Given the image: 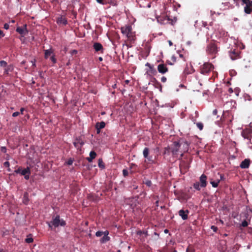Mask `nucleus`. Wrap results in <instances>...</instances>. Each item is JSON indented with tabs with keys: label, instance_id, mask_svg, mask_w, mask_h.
Segmentation results:
<instances>
[{
	"label": "nucleus",
	"instance_id": "f257e3e1",
	"mask_svg": "<svg viewBox=\"0 0 252 252\" xmlns=\"http://www.w3.org/2000/svg\"><path fill=\"white\" fill-rule=\"evenodd\" d=\"M214 69V65L208 62L204 63L199 67V72L204 75H208Z\"/></svg>",
	"mask_w": 252,
	"mask_h": 252
},
{
	"label": "nucleus",
	"instance_id": "f03ea898",
	"mask_svg": "<svg viewBox=\"0 0 252 252\" xmlns=\"http://www.w3.org/2000/svg\"><path fill=\"white\" fill-rule=\"evenodd\" d=\"M65 224V221L63 219H60L59 215H57L55 218H53L52 221L48 224L50 227H51L52 226H54L55 227H58L60 225L64 226Z\"/></svg>",
	"mask_w": 252,
	"mask_h": 252
},
{
	"label": "nucleus",
	"instance_id": "7ed1b4c3",
	"mask_svg": "<svg viewBox=\"0 0 252 252\" xmlns=\"http://www.w3.org/2000/svg\"><path fill=\"white\" fill-rule=\"evenodd\" d=\"M206 53L211 55H215L218 52V47L214 41H211L207 46Z\"/></svg>",
	"mask_w": 252,
	"mask_h": 252
},
{
	"label": "nucleus",
	"instance_id": "20e7f679",
	"mask_svg": "<svg viewBox=\"0 0 252 252\" xmlns=\"http://www.w3.org/2000/svg\"><path fill=\"white\" fill-rule=\"evenodd\" d=\"M180 160V170L181 173L185 174L186 173L189 167V161L188 158L179 159Z\"/></svg>",
	"mask_w": 252,
	"mask_h": 252
},
{
	"label": "nucleus",
	"instance_id": "39448f33",
	"mask_svg": "<svg viewBox=\"0 0 252 252\" xmlns=\"http://www.w3.org/2000/svg\"><path fill=\"white\" fill-rule=\"evenodd\" d=\"M182 144L177 141H174L173 144L169 147V150L172 153L173 156H175L178 155V152L180 151V148L181 147Z\"/></svg>",
	"mask_w": 252,
	"mask_h": 252
},
{
	"label": "nucleus",
	"instance_id": "423d86ee",
	"mask_svg": "<svg viewBox=\"0 0 252 252\" xmlns=\"http://www.w3.org/2000/svg\"><path fill=\"white\" fill-rule=\"evenodd\" d=\"M243 3L245 4L244 7V12L247 14H250L252 13V9L250 8L251 6L252 0H241Z\"/></svg>",
	"mask_w": 252,
	"mask_h": 252
},
{
	"label": "nucleus",
	"instance_id": "0eeeda50",
	"mask_svg": "<svg viewBox=\"0 0 252 252\" xmlns=\"http://www.w3.org/2000/svg\"><path fill=\"white\" fill-rule=\"evenodd\" d=\"M16 31L18 32L22 37L25 36L28 33V31L27 29V25L25 24L23 27H18Z\"/></svg>",
	"mask_w": 252,
	"mask_h": 252
},
{
	"label": "nucleus",
	"instance_id": "6e6552de",
	"mask_svg": "<svg viewBox=\"0 0 252 252\" xmlns=\"http://www.w3.org/2000/svg\"><path fill=\"white\" fill-rule=\"evenodd\" d=\"M229 56L232 60L240 59L241 58L240 52L238 50H233L229 52Z\"/></svg>",
	"mask_w": 252,
	"mask_h": 252
},
{
	"label": "nucleus",
	"instance_id": "1a4fd4ad",
	"mask_svg": "<svg viewBox=\"0 0 252 252\" xmlns=\"http://www.w3.org/2000/svg\"><path fill=\"white\" fill-rule=\"evenodd\" d=\"M56 22L60 26H65L67 24L66 18L63 16L58 17L56 20Z\"/></svg>",
	"mask_w": 252,
	"mask_h": 252
},
{
	"label": "nucleus",
	"instance_id": "9d476101",
	"mask_svg": "<svg viewBox=\"0 0 252 252\" xmlns=\"http://www.w3.org/2000/svg\"><path fill=\"white\" fill-rule=\"evenodd\" d=\"M158 70L159 73L164 74L168 71V68L165 64L161 63L158 65Z\"/></svg>",
	"mask_w": 252,
	"mask_h": 252
},
{
	"label": "nucleus",
	"instance_id": "9b49d317",
	"mask_svg": "<svg viewBox=\"0 0 252 252\" xmlns=\"http://www.w3.org/2000/svg\"><path fill=\"white\" fill-rule=\"evenodd\" d=\"M189 211L188 210H184L183 209L180 210L179 211V215L182 218L183 220H186L188 218V214Z\"/></svg>",
	"mask_w": 252,
	"mask_h": 252
},
{
	"label": "nucleus",
	"instance_id": "f8f14e48",
	"mask_svg": "<svg viewBox=\"0 0 252 252\" xmlns=\"http://www.w3.org/2000/svg\"><path fill=\"white\" fill-rule=\"evenodd\" d=\"M206 180H207V176L204 174L201 175V176L200 177V179H199L200 184V187L201 188H205L206 187V186H207Z\"/></svg>",
	"mask_w": 252,
	"mask_h": 252
},
{
	"label": "nucleus",
	"instance_id": "ddd939ff",
	"mask_svg": "<svg viewBox=\"0 0 252 252\" xmlns=\"http://www.w3.org/2000/svg\"><path fill=\"white\" fill-rule=\"evenodd\" d=\"M131 31H132V27L130 25H126L121 28L122 33L125 35L127 34Z\"/></svg>",
	"mask_w": 252,
	"mask_h": 252
},
{
	"label": "nucleus",
	"instance_id": "4468645a",
	"mask_svg": "<svg viewBox=\"0 0 252 252\" xmlns=\"http://www.w3.org/2000/svg\"><path fill=\"white\" fill-rule=\"evenodd\" d=\"M195 69L193 68L192 66L190 65V67H189L187 65L184 70V74L185 75H187L193 73Z\"/></svg>",
	"mask_w": 252,
	"mask_h": 252
},
{
	"label": "nucleus",
	"instance_id": "2eb2a0df",
	"mask_svg": "<svg viewBox=\"0 0 252 252\" xmlns=\"http://www.w3.org/2000/svg\"><path fill=\"white\" fill-rule=\"evenodd\" d=\"M250 164V160L249 159H245L240 164V167L242 169L249 168Z\"/></svg>",
	"mask_w": 252,
	"mask_h": 252
},
{
	"label": "nucleus",
	"instance_id": "dca6fc26",
	"mask_svg": "<svg viewBox=\"0 0 252 252\" xmlns=\"http://www.w3.org/2000/svg\"><path fill=\"white\" fill-rule=\"evenodd\" d=\"M93 47L96 52L101 51V53L103 52V48L102 45L100 43H94L93 45Z\"/></svg>",
	"mask_w": 252,
	"mask_h": 252
},
{
	"label": "nucleus",
	"instance_id": "f3484780",
	"mask_svg": "<svg viewBox=\"0 0 252 252\" xmlns=\"http://www.w3.org/2000/svg\"><path fill=\"white\" fill-rule=\"evenodd\" d=\"M14 70V67L12 64H9L4 69V75H9L10 72H12Z\"/></svg>",
	"mask_w": 252,
	"mask_h": 252
},
{
	"label": "nucleus",
	"instance_id": "a211bd4d",
	"mask_svg": "<svg viewBox=\"0 0 252 252\" xmlns=\"http://www.w3.org/2000/svg\"><path fill=\"white\" fill-rule=\"evenodd\" d=\"M44 58L45 59H47L49 56H51L52 55H54V50L50 48L48 50H44Z\"/></svg>",
	"mask_w": 252,
	"mask_h": 252
},
{
	"label": "nucleus",
	"instance_id": "6ab92c4d",
	"mask_svg": "<svg viewBox=\"0 0 252 252\" xmlns=\"http://www.w3.org/2000/svg\"><path fill=\"white\" fill-rule=\"evenodd\" d=\"M152 82L153 83L154 86L155 88L159 89L160 91L161 92L162 91V86L160 84V83L158 81V80L155 78H154L153 80H152Z\"/></svg>",
	"mask_w": 252,
	"mask_h": 252
},
{
	"label": "nucleus",
	"instance_id": "aec40b11",
	"mask_svg": "<svg viewBox=\"0 0 252 252\" xmlns=\"http://www.w3.org/2000/svg\"><path fill=\"white\" fill-rule=\"evenodd\" d=\"M109 232L108 231H105V233L103 235V237L101 239L100 242L102 243H104L110 240V237L108 236Z\"/></svg>",
	"mask_w": 252,
	"mask_h": 252
},
{
	"label": "nucleus",
	"instance_id": "412c9836",
	"mask_svg": "<svg viewBox=\"0 0 252 252\" xmlns=\"http://www.w3.org/2000/svg\"><path fill=\"white\" fill-rule=\"evenodd\" d=\"M127 38L130 41H134L135 39V34L131 31L127 34L126 35Z\"/></svg>",
	"mask_w": 252,
	"mask_h": 252
},
{
	"label": "nucleus",
	"instance_id": "4be33fe9",
	"mask_svg": "<svg viewBox=\"0 0 252 252\" xmlns=\"http://www.w3.org/2000/svg\"><path fill=\"white\" fill-rule=\"evenodd\" d=\"M29 201V193L27 192H25L24 193L23 197V203L26 205L28 204Z\"/></svg>",
	"mask_w": 252,
	"mask_h": 252
},
{
	"label": "nucleus",
	"instance_id": "5701e85b",
	"mask_svg": "<svg viewBox=\"0 0 252 252\" xmlns=\"http://www.w3.org/2000/svg\"><path fill=\"white\" fill-rule=\"evenodd\" d=\"M180 144H182V146L183 148V151L184 152H187L189 149V144L187 141H184L183 142L180 143Z\"/></svg>",
	"mask_w": 252,
	"mask_h": 252
},
{
	"label": "nucleus",
	"instance_id": "b1692460",
	"mask_svg": "<svg viewBox=\"0 0 252 252\" xmlns=\"http://www.w3.org/2000/svg\"><path fill=\"white\" fill-rule=\"evenodd\" d=\"M226 241H221L220 242V245H222V247L221 249H220V250L221 252H225L227 249L226 245Z\"/></svg>",
	"mask_w": 252,
	"mask_h": 252
},
{
	"label": "nucleus",
	"instance_id": "393cba45",
	"mask_svg": "<svg viewBox=\"0 0 252 252\" xmlns=\"http://www.w3.org/2000/svg\"><path fill=\"white\" fill-rule=\"evenodd\" d=\"M105 126V123L104 122H97L96 123L95 127H97L98 128L102 129L104 128Z\"/></svg>",
	"mask_w": 252,
	"mask_h": 252
},
{
	"label": "nucleus",
	"instance_id": "a878e982",
	"mask_svg": "<svg viewBox=\"0 0 252 252\" xmlns=\"http://www.w3.org/2000/svg\"><path fill=\"white\" fill-rule=\"evenodd\" d=\"M149 75H155L157 73L156 70L154 68L153 66H150L149 70L147 71Z\"/></svg>",
	"mask_w": 252,
	"mask_h": 252
},
{
	"label": "nucleus",
	"instance_id": "bb28decb",
	"mask_svg": "<svg viewBox=\"0 0 252 252\" xmlns=\"http://www.w3.org/2000/svg\"><path fill=\"white\" fill-rule=\"evenodd\" d=\"M27 174H31V170L29 167H27L26 168H25L21 171V175H26Z\"/></svg>",
	"mask_w": 252,
	"mask_h": 252
},
{
	"label": "nucleus",
	"instance_id": "cd10ccee",
	"mask_svg": "<svg viewBox=\"0 0 252 252\" xmlns=\"http://www.w3.org/2000/svg\"><path fill=\"white\" fill-rule=\"evenodd\" d=\"M149 151H150L149 149L147 147H146L144 149L143 151V156L145 158H148V157L149 154Z\"/></svg>",
	"mask_w": 252,
	"mask_h": 252
},
{
	"label": "nucleus",
	"instance_id": "c85d7f7f",
	"mask_svg": "<svg viewBox=\"0 0 252 252\" xmlns=\"http://www.w3.org/2000/svg\"><path fill=\"white\" fill-rule=\"evenodd\" d=\"M242 136L245 138V139H248L250 140V135L249 133L246 131H243L242 132Z\"/></svg>",
	"mask_w": 252,
	"mask_h": 252
},
{
	"label": "nucleus",
	"instance_id": "c756f323",
	"mask_svg": "<svg viewBox=\"0 0 252 252\" xmlns=\"http://www.w3.org/2000/svg\"><path fill=\"white\" fill-rule=\"evenodd\" d=\"M98 166L102 168V169H103L105 168V165H104V162H103V160L101 158H99L98 159Z\"/></svg>",
	"mask_w": 252,
	"mask_h": 252
},
{
	"label": "nucleus",
	"instance_id": "7c9ffc66",
	"mask_svg": "<svg viewBox=\"0 0 252 252\" xmlns=\"http://www.w3.org/2000/svg\"><path fill=\"white\" fill-rule=\"evenodd\" d=\"M193 188L197 190H200V183L199 182H196L195 183H194L193 184Z\"/></svg>",
	"mask_w": 252,
	"mask_h": 252
},
{
	"label": "nucleus",
	"instance_id": "2f4dec72",
	"mask_svg": "<svg viewBox=\"0 0 252 252\" xmlns=\"http://www.w3.org/2000/svg\"><path fill=\"white\" fill-rule=\"evenodd\" d=\"M79 143H80V139L77 138L75 141L73 142V144L75 148H76L77 149H80L79 147Z\"/></svg>",
	"mask_w": 252,
	"mask_h": 252
},
{
	"label": "nucleus",
	"instance_id": "473e14b6",
	"mask_svg": "<svg viewBox=\"0 0 252 252\" xmlns=\"http://www.w3.org/2000/svg\"><path fill=\"white\" fill-rule=\"evenodd\" d=\"M96 156V154L94 151H92L90 153V157H91V158L94 159V158H95Z\"/></svg>",
	"mask_w": 252,
	"mask_h": 252
},
{
	"label": "nucleus",
	"instance_id": "72a5a7b5",
	"mask_svg": "<svg viewBox=\"0 0 252 252\" xmlns=\"http://www.w3.org/2000/svg\"><path fill=\"white\" fill-rule=\"evenodd\" d=\"M219 183H220V180H218L217 182H215V181L211 182V184L212 185V187L214 188H217L218 186Z\"/></svg>",
	"mask_w": 252,
	"mask_h": 252
},
{
	"label": "nucleus",
	"instance_id": "f704fd0d",
	"mask_svg": "<svg viewBox=\"0 0 252 252\" xmlns=\"http://www.w3.org/2000/svg\"><path fill=\"white\" fill-rule=\"evenodd\" d=\"M7 63L4 61H0V66L1 67H5L7 66Z\"/></svg>",
	"mask_w": 252,
	"mask_h": 252
},
{
	"label": "nucleus",
	"instance_id": "c9c22d12",
	"mask_svg": "<svg viewBox=\"0 0 252 252\" xmlns=\"http://www.w3.org/2000/svg\"><path fill=\"white\" fill-rule=\"evenodd\" d=\"M105 233V231H98L96 232L95 235L96 237H101Z\"/></svg>",
	"mask_w": 252,
	"mask_h": 252
},
{
	"label": "nucleus",
	"instance_id": "e433bc0d",
	"mask_svg": "<svg viewBox=\"0 0 252 252\" xmlns=\"http://www.w3.org/2000/svg\"><path fill=\"white\" fill-rule=\"evenodd\" d=\"M50 60L52 62V63L55 64L57 63V59L55 58V54L52 55L50 57Z\"/></svg>",
	"mask_w": 252,
	"mask_h": 252
},
{
	"label": "nucleus",
	"instance_id": "4c0bfd02",
	"mask_svg": "<svg viewBox=\"0 0 252 252\" xmlns=\"http://www.w3.org/2000/svg\"><path fill=\"white\" fill-rule=\"evenodd\" d=\"M196 126L199 129V130H201L203 129V124L202 123H196Z\"/></svg>",
	"mask_w": 252,
	"mask_h": 252
},
{
	"label": "nucleus",
	"instance_id": "58836bf2",
	"mask_svg": "<svg viewBox=\"0 0 252 252\" xmlns=\"http://www.w3.org/2000/svg\"><path fill=\"white\" fill-rule=\"evenodd\" d=\"M145 49H146V52L148 53V54H149L150 52V46H149V44L148 43H146V45H145Z\"/></svg>",
	"mask_w": 252,
	"mask_h": 252
},
{
	"label": "nucleus",
	"instance_id": "ea45409f",
	"mask_svg": "<svg viewBox=\"0 0 252 252\" xmlns=\"http://www.w3.org/2000/svg\"><path fill=\"white\" fill-rule=\"evenodd\" d=\"M248 222L247 220H244L243 221H242V223L241 224V226L245 227L248 226Z\"/></svg>",
	"mask_w": 252,
	"mask_h": 252
},
{
	"label": "nucleus",
	"instance_id": "a19ab883",
	"mask_svg": "<svg viewBox=\"0 0 252 252\" xmlns=\"http://www.w3.org/2000/svg\"><path fill=\"white\" fill-rule=\"evenodd\" d=\"M33 240L32 237L27 238L25 240V241L27 243H31L33 242Z\"/></svg>",
	"mask_w": 252,
	"mask_h": 252
},
{
	"label": "nucleus",
	"instance_id": "79ce46f5",
	"mask_svg": "<svg viewBox=\"0 0 252 252\" xmlns=\"http://www.w3.org/2000/svg\"><path fill=\"white\" fill-rule=\"evenodd\" d=\"M73 159H72L71 158H70L66 162V164L68 165H72V163H73Z\"/></svg>",
	"mask_w": 252,
	"mask_h": 252
},
{
	"label": "nucleus",
	"instance_id": "37998d69",
	"mask_svg": "<svg viewBox=\"0 0 252 252\" xmlns=\"http://www.w3.org/2000/svg\"><path fill=\"white\" fill-rule=\"evenodd\" d=\"M145 184L148 187H150L152 185V182L150 180H147L145 181Z\"/></svg>",
	"mask_w": 252,
	"mask_h": 252
},
{
	"label": "nucleus",
	"instance_id": "c03bdc74",
	"mask_svg": "<svg viewBox=\"0 0 252 252\" xmlns=\"http://www.w3.org/2000/svg\"><path fill=\"white\" fill-rule=\"evenodd\" d=\"M123 174L124 177H126L128 174V171L126 169H123Z\"/></svg>",
	"mask_w": 252,
	"mask_h": 252
},
{
	"label": "nucleus",
	"instance_id": "a18cd8bd",
	"mask_svg": "<svg viewBox=\"0 0 252 252\" xmlns=\"http://www.w3.org/2000/svg\"><path fill=\"white\" fill-rule=\"evenodd\" d=\"M22 170V167H19L17 170H15V172L17 174H21V171Z\"/></svg>",
	"mask_w": 252,
	"mask_h": 252
},
{
	"label": "nucleus",
	"instance_id": "49530a36",
	"mask_svg": "<svg viewBox=\"0 0 252 252\" xmlns=\"http://www.w3.org/2000/svg\"><path fill=\"white\" fill-rule=\"evenodd\" d=\"M245 98L246 100H248L249 101H251L252 100V97L248 95V94H247L245 96Z\"/></svg>",
	"mask_w": 252,
	"mask_h": 252
},
{
	"label": "nucleus",
	"instance_id": "de8ad7c7",
	"mask_svg": "<svg viewBox=\"0 0 252 252\" xmlns=\"http://www.w3.org/2000/svg\"><path fill=\"white\" fill-rule=\"evenodd\" d=\"M211 228L213 230L214 232H216L218 230V227L215 225L211 226Z\"/></svg>",
	"mask_w": 252,
	"mask_h": 252
},
{
	"label": "nucleus",
	"instance_id": "09e8293b",
	"mask_svg": "<svg viewBox=\"0 0 252 252\" xmlns=\"http://www.w3.org/2000/svg\"><path fill=\"white\" fill-rule=\"evenodd\" d=\"M186 252H195L194 250L192 248H188L186 250Z\"/></svg>",
	"mask_w": 252,
	"mask_h": 252
},
{
	"label": "nucleus",
	"instance_id": "8fccbe9b",
	"mask_svg": "<svg viewBox=\"0 0 252 252\" xmlns=\"http://www.w3.org/2000/svg\"><path fill=\"white\" fill-rule=\"evenodd\" d=\"M20 115L19 112H15L12 114V116L14 117H17Z\"/></svg>",
	"mask_w": 252,
	"mask_h": 252
},
{
	"label": "nucleus",
	"instance_id": "3c124183",
	"mask_svg": "<svg viewBox=\"0 0 252 252\" xmlns=\"http://www.w3.org/2000/svg\"><path fill=\"white\" fill-rule=\"evenodd\" d=\"M3 165H4V166L5 167H9V165H10V164H9V162L8 161H5V162H4Z\"/></svg>",
	"mask_w": 252,
	"mask_h": 252
},
{
	"label": "nucleus",
	"instance_id": "603ef678",
	"mask_svg": "<svg viewBox=\"0 0 252 252\" xmlns=\"http://www.w3.org/2000/svg\"><path fill=\"white\" fill-rule=\"evenodd\" d=\"M150 162H154V160L153 159V158L152 157H148V158H146Z\"/></svg>",
	"mask_w": 252,
	"mask_h": 252
},
{
	"label": "nucleus",
	"instance_id": "864d4df0",
	"mask_svg": "<svg viewBox=\"0 0 252 252\" xmlns=\"http://www.w3.org/2000/svg\"><path fill=\"white\" fill-rule=\"evenodd\" d=\"M35 62H36L35 59H34L33 61H31V63H32V66L33 67H35L36 66Z\"/></svg>",
	"mask_w": 252,
	"mask_h": 252
},
{
	"label": "nucleus",
	"instance_id": "5fc2aeb1",
	"mask_svg": "<svg viewBox=\"0 0 252 252\" xmlns=\"http://www.w3.org/2000/svg\"><path fill=\"white\" fill-rule=\"evenodd\" d=\"M9 25L7 23H5L3 25V28L5 30H8L9 29Z\"/></svg>",
	"mask_w": 252,
	"mask_h": 252
},
{
	"label": "nucleus",
	"instance_id": "6e6d98bb",
	"mask_svg": "<svg viewBox=\"0 0 252 252\" xmlns=\"http://www.w3.org/2000/svg\"><path fill=\"white\" fill-rule=\"evenodd\" d=\"M1 151L3 153H6V148L5 147H1Z\"/></svg>",
	"mask_w": 252,
	"mask_h": 252
},
{
	"label": "nucleus",
	"instance_id": "4d7b16f0",
	"mask_svg": "<svg viewBox=\"0 0 252 252\" xmlns=\"http://www.w3.org/2000/svg\"><path fill=\"white\" fill-rule=\"evenodd\" d=\"M166 80L167 79L165 76H162L161 78V81L162 82H165L166 81Z\"/></svg>",
	"mask_w": 252,
	"mask_h": 252
},
{
	"label": "nucleus",
	"instance_id": "13d9d810",
	"mask_svg": "<svg viewBox=\"0 0 252 252\" xmlns=\"http://www.w3.org/2000/svg\"><path fill=\"white\" fill-rule=\"evenodd\" d=\"M108 188H109L110 189H112V183L111 182H110L107 186Z\"/></svg>",
	"mask_w": 252,
	"mask_h": 252
},
{
	"label": "nucleus",
	"instance_id": "bf43d9fd",
	"mask_svg": "<svg viewBox=\"0 0 252 252\" xmlns=\"http://www.w3.org/2000/svg\"><path fill=\"white\" fill-rule=\"evenodd\" d=\"M31 174H26V175H24V178L26 180H29V178H30V175Z\"/></svg>",
	"mask_w": 252,
	"mask_h": 252
},
{
	"label": "nucleus",
	"instance_id": "052dcab7",
	"mask_svg": "<svg viewBox=\"0 0 252 252\" xmlns=\"http://www.w3.org/2000/svg\"><path fill=\"white\" fill-rule=\"evenodd\" d=\"M4 36V34L3 33V32L0 30V38L2 37H3Z\"/></svg>",
	"mask_w": 252,
	"mask_h": 252
},
{
	"label": "nucleus",
	"instance_id": "680f3d73",
	"mask_svg": "<svg viewBox=\"0 0 252 252\" xmlns=\"http://www.w3.org/2000/svg\"><path fill=\"white\" fill-rule=\"evenodd\" d=\"M24 110H25V108H23V107L21 108L20 112V114H21L23 115Z\"/></svg>",
	"mask_w": 252,
	"mask_h": 252
},
{
	"label": "nucleus",
	"instance_id": "e2e57ef3",
	"mask_svg": "<svg viewBox=\"0 0 252 252\" xmlns=\"http://www.w3.org/2000/svg\"><path fill=\"white\" fill-rule=\"evenodd\" d=\"M84 144V142L80 139V143H79V147L80 148H81V146Z\"/></svg>",
	"mask_w": 252,
	"mask_h": 252
},
{
	"label": "nucleus",
	"instance_id": "0e129e2a",
	"mask_svg": "<svg viewBox=\"0 0 252 252\" xmlns=\"http://www.w3.org/2000/svg\"><path fill=\"white\" fill-rule=\"evenodd\" d=\"M95 128H96V133L97 134H99L100 132V130L101 129L100 128H98V127H95Z\"/></svg>",
	"mask_w": 252,
	"mask_h": 252
},
{
	"label": "nucleus",
	"instance_id": "69168bd1",
	"mask_svg": "<svg viewBox=\"0 0 252 252\" xmlns=\"http://www.w3.org/2000/svg\"><path fill=\"white\" fill-rule=\"evenodd\" d=\"M93 159H92V158H91V157H88V158H87V160L89 162H92V161H93Z\"/></svg>",
	"mask_w": 252,
	"mask_h": 252
},
{
	"label": "nucleus",
	"instance_id": "338daca9",
	"mask_svg": "<svg viewBox=\"0 0 252 252\" xmlns=\"http://www.w3.org/2000/svg\"><path fill=\"white\" fill-rule=\"evenodd\" d=\"M96 1L99 3H101V4H103L104 2H103V0H96Z\"/></svg>",
	"mask_w": 252,
	"mask_h": 252
},
{
	"label": "nucleus",
	"instance_id": "774afa93",
	"mask_svg": "<svg viewBox=\"0 0 252 252\" xmlns=\"http://www.w3.org/2000/svg\"><path fill=\"white\" fill-rule=\"evenodd\" d=\"M145 65H146V66L149 67V68H150V66H153V65H152L150 63H146Z\"/></svg>",
	"mask_w": 252,
	"mask_h": 252
}]
</instances>
